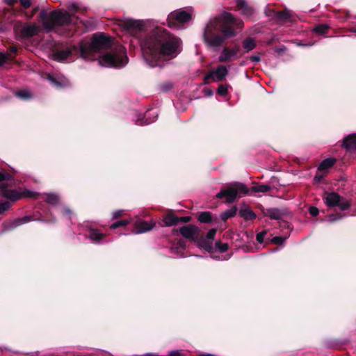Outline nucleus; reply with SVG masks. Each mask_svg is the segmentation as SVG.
I'll use <instances>...</instances> for the list:
<instances>
[{"label": "nucleus", "instance_id": "obj_31", "mask_svg": "<svg viewBox=\"0 0 356 356\" xmlns=\"http://www.w3.org/2000/svg\"><path fill=\"white\" fill-rule=\"evenodd\" d=\"M329 26L327 24H319L314 28V32L318 34H324L328 30Z\"/></svg>", "mask_w": 356, "mask_h": 356}, {"label": "nucleus", "instance_id": "obj_35", "mask_svg": "<svg viewBox=\"0 0 356 356\" xmlns=\"http://www.w3.org/2000/svg\"><path fill=\"white\" fill-rule=\"evenodd\" d=\"M129 223H130V221L127 220H123L117 221V222L113 223L111 225V229H116V228H118L119 227H121V226H126L127 225H128Z\"/></svg>", "mask_w": 356, "mask_h": 356}, {"label": "nucleus", "instance_id": "obj_48", "mask_svg": "<svg viewBox=\"0 0 356 356\" xmlns=\"http://www.w3.org/2000/svg\"><path fill=\"white\" fill-rule=\"evenodd\" d=\"M179 219V222L181 221L183 222H188L191 220V218L190 216H185V217H182Z\"/></svg>", "mask_w": 356, "mask_h": 356}, {"label": "nucleus", "instance_id": "obj_57", "mask_svg": "<svg viewBox=\"0 0 356 356\" xmlns=\"http://www.w3.org/2000/svg\"><path fill=\"white\" fill-rule=\"evenodd\" d=\"M145 356H158V355H153V354H151V353H148Z\"/></svg>", "mask_w": 356, "mask_h": 356}, {"label": "nucleus", "instance_id": "obj_9", "mask_svg": "<svg viewBox=\"0 0 356 356\" xmlns=\"http://www.w3.org/2000/svg\"><path fill=\"white\" fill-rule=\"evenodd\" d=\"M180 234L186 238H188L193 242H196L198 239L200 230L195 225H188L181 227L179 229Z\"/></svg>", "mask_w": 356, "mask_h": 356}, {"label": "nucleus", "instance_id": "obj_19", "mask_svg": "<svg viewBox=\"0 0 356 356\" xmlns=\"http://www.w3.org/2000/svg\"><path fill=\"white\" fill-rule=\"evenodd\" d=\"M343 145L348 150H356V134H350L345 138Z\"/></svg>", "mask_w": 356, "mask_h": 356}, {"label": "nucleus", "instance_id": "obj_1", "mask_svg": "<svg viewBox=\"0 0 356 356\" xmlns=\"http://www.w3.org/2000/svg\"><path fill=\"white\" fill-rule=\"evenodd\" d=\"M106 51V53L99 56L98 58L102 66L122 68L128 63L129 58L125 47L120 44H114L113 38L104 33L95 35L90 43L82 42L79 47L70 46L57 51L54 53L53 57L59 62L73 61L79 56L86 60H93L96 58V54Z\"/></svg>", "mask_w": 356, "mask_h": 356}, {"label": "nucleus", "instance_id": "obj_14", "mask_svg": "<svg viewBox=\"0 0 356 356\" xmlns=\"http://www.w3.org/2000/svg\"><path fill=\"white\" fill-rule=\"evenodd\" d=\"M82 227L88 232V238L94 243H100L106 236L104 234L100 232L98 229L90 227L88 224Z\"/></svg>", "mask_w": 356, "mask_h": 356}, {"label": "nucleus", "instance_id": "obj_25", "mask_svg": "<svg viewBox=\"0 0 356 356\" xmlns=\"http://www.w3.org/2000/svg\"><path fill=\"white\" fill-rule=\"evenodd\" d=\"M240 216L245 220H252L256 218L254 213L249 209H242L240 211Z\"/></svg>", "mask_w": 356, "mask_h": 356}, {"label": "nucleus", "instance_id": "obj_33", "mask_svg": "<svg viewBox=\"0 0 356 356\" xmlns=\"http://www.w3.org/2000/svg\"><path fill=\"white\" fill-rule=\"evenodd\" d=\"M16 96L22 99H29L31 97V94L28 90H20L16 92Z\"/></svg>", "mask_w": 356, "mask_h": 356}, {"label": "nucleus", "instance_id": "obj_21", "mask_svg": "<svg viewBox=\"0 0 356 356\" xmlns=\"http://www.w3.org/2000/svg\"><path fill=\"white\" fill-rule=\"evenodd\" d=\"M195 243L200 248L204 249L207 252H211L213 250L212 242L206 238L199 236Z\"/></svg>", "mask_w": 356, "mask_h": 356}, {"label": "nucleus", "instance_id": "obj_46", "mask_svg": "<svg viewBox=\"0 0 356 356\" xmlns=\"http://www.w3.org/2000/svg\"><path fill=\"white\" fill-rule=\"evenodd\" d=\"M170 356H181L180 350H172L169 353Z\"/></svg>", "mask_w": 356, "mask_h": 356}, {"label": "nucleus", "instance_id": "obj_40", "mask_svg": "<svg viewBox=\"0 0 356 356\" xmlns=\"http://www.w3.org/2000/svg\"><path fill=\"white\" fill-rule=\"evenodd\" d=\"M285 239V238H282L280 236H275L272 238V241L275 244H282L284 242Z\"/></svg>", "mask_w": 356, "mask_h": 356}, {"label": "nucleus", "instance_id": "obj_50", "mask_svg": "<svg viewBox=\"0 0 356 356\" xmlns=\"http://www.w3.org/2000/svg\"><path fill=\"white\" fill-rule=\"evenodd\" d=\"M323 179V176L322 175H316L315 177H314V181L316 183H318L321 181V179Z\"/></svg>", "mask_w": 356, "mask_h": 356}, {"label": "nucleus", "instance_id": "obj_8", "mask_svg": "<svg viewBox=\"0 0 356 356\" xmlns=\"http://www.w3.org/2000/svg\"><path fill=\"white\" fill-rule=\"evenodd\" d=\"M323 200L327 207H338L341 210H346L350 207L348 202L340 197L337 193H327L323 197Z\"/></svg>", "mask_w": 356, "mask_h": 356}, {"label": "nucleus", "instance_id": "obj_49", "mask_svg": "<svg viewBox=\"0 0 356 356\" xmlns=\"http://www.w3.org/2000/svg\"><path fill=\"white\" fill-rule=\"evenodd\" d=\"M122 212H123L122 210H118V211H115L113 214V218H116L119 217L122 213Z\"/></svg>", "mask_w": 356, "mask_h": 356}, {"label": "nucleus", "instance_id": "obj_53", "mask_svg": "<svg viewBox=\"0 0 356 356\" xmlns=\"http://www.w3.org/2000/svg\"><path fill=\"white\" fill-rule=\"evenodd\" d=\"M17 0H5V2L8 5H13L15 3H16Z\"/></svg>", "mask_w": 356, "mask_h": 356}, {"label": "nucleus", "instance_id": "obj_27", "mask_svg": "<svg viewBox=\"0 0 356 356\" xmlns=\"http://www.w3.org/2000/svg\"><path fill=\"white\" fill-rule=\"evenodd\" d=\"M270 190V186H269L268 185H265V184L252 186L251 188V191L254 192V193H266V192L269 191Z\"/></svg>", "mask_w": 356, "mask_h": 356}, {"label": "nucleus", "instance_id": "obj_23", "mask_svg": "<svg viewBox=\"0 0 356 356\" xmlns=\"http://www.w3.org/2000/svg\"><path fill=\"white\" fill-rule=\"evenodd\" d=\"M255 47L256 42L252 38H248L243 42V47L245 50V52H249L250 51H252L255 48Z\"/></svg>", "mask_w": 356, "mask_h": 356}, {"label": "nucleus", "instance_id": "obj_30", "mask_svg": "<svg viewBox=\"0 0 356 356\" xmlns=\"http://www.w3.org/2000/svg\"><path fill=\"white\" fill-rule=\"evenodd\" d=\"M275 16L278 19L285 20L291 17V13L289 10H284L275 13Z\"/></svg>", "mask_w": 356, "mask_h": 356}, {"label": "nucleus", "instance_id": "obj_11", "mask_svg": "<svg viewBox=\"0 0 356 356\" xmlns=\"http://www.w3.org/2000/svg\"><path fill=\"white\" fill-rule=\"evenodd\" d=\"M228 68L225 65H219L209 73V76L215 82L222 81L228 74Z\"/></svg>", "mask_w": 356, "mask_h": 356}, {"label": "nucleus", "instance_id": "obj_47", "mask_svg": "<svg viewBox=\"0 0 356 356\" xmlns=\"http://www.w3.org/2000/svg\"><path fill=\"white\" fill-rule=\"evenodd\" d=\"M204 93L207 97H211L213 95V91L211 89H204Z\"/></svg>", "mask_w": 356, "mask_h": 356}, {"label": "nucleus", "instance_id": "obj_22", "mask_svg": "<svg viewBox=\"0 0 356 356\" xmlns=\"http://www.w3.org/2000/svg\"><path fill=\"white\" fill-rule=\"evenodd\" d=\"M123 25L127 29H140L142 26V22L140 20L127 19L124 21Z\"/></svg>", "mask_w": 356, "mask_h": 356}, {"label": "nucleus", "instance_id": "obj_42", "mask_svg": "<svg viewBox=\"0 0 356 356\" xmlns=\"http://www.w3.org/2000/svg\"><path fill=\"white\" fill-rule=\"evenodd\" d=\"M21 5L25 8H28L31 6V0H19Z\"/></svg>", "mask_w": 356, "mask_h": 356}, {"label": "nucleus", "instance_id": "obj_28", "mask_svg": "<svg viewBox=\"0 0 356 356\" xmlns=\"http://www.w3.org/2000/svg\"><path fill=\"white\" fill-rule=\"evenodd\" d=\"M212 219L211 214L210 212H202L199 214L198 220L201 222H209Z\"/></svg>", "mask_w": 356, "mask_h": 356}, {"label": "nucleus", "instance_id": "obj_4", "mask_svg": "<svg viewBox=\"0 0 356 356\" xmlns=\"http://www.w3.org/2000/svg\"><path fill=\"white\" fill-rule=\"evenodd\" d=\"M67 8L70 14L63 10H55L49 14L44 10L40 12L42 24L47 31L53 30L56 26H70L75 24L74 21H77L78 18H74L73 15L76 13L78 6L72 3L67 6Z\"/></svg>", "mask_w": 356, "mask_h": 356}, {"label": "nucleus", "instance_id": "obj_38", "mask_svg": "<svg viewBox=\"0 0 356 356\" xmlns=\"http://www.w3.org/2000/svg\"><path fill=\"white\" fill-rule=\"evenodd\" d=\"M216 234V229H211L210 230L208 231L207 236H206V238H207L208 240L211 241L214 238Z\"/></svg>", "mask_w": 356, "mask_h": 356}, {"label": "nucleus", "instance_id": "obj_13", "mask_svg": "<svg viewBox=\"0 0 356 356\" xmlns=\"http://www.w3.org/2000/svg\"><path fill=\"white\" fill-rule=\"evenodd\" d=\"M155 225L154 222H149L141 219H136L134 222V234H138L151 230Z\"/></svg>", "mask_w": 356, "mask_h": 356}, {"label": "nucleus", "instance_id": "obj_26", "mask_svg": "<svg viewBox=\"0 0 356 356\" xmlns=\"http://www.w3.org/2000/svg\"><path fill=\"white\" fill-rule=\"evenodd\" d=\"M163 221L165 226L170 227L178 223L179 219L173 216H167L163 218Z\"/></svg>", "mask_w": 356, "mask_h": 356}, {"label": "nucleus", "instance_id": "obj_15", "mask_svg": "<svg viewBox=\"0 0 356 356\" xmlns=\"http://www.w3.org/2000/svg\"><path fill=\"white\" fill-rule=\"evenodd\" d=\"M35 195L33 197H27L28 198H40L45 200L48 204L55 205L59 201L58 196L55 193H43L40 194L33 191Z\"/></svg>", "mask_w": 356, "mask_h": 356}, {"label": "nucleus", "instance_id": "obj_2", "mask_svg": "<svg viewBox=\"0 0 356 356\" xmlns=\"http://www.w3.org/2000/svg\"><path fill=\"white\" fill-rule=\"evenodd\" d=\"M181 51V40L168 31L156 29L142 46L143 56L150 67H162Z\"/></svg>", "mask_w": 356, "mask_h": 356}, {"label": "nucleus", "instance_id": "obj_32", "mask_svg": "<svg viewBox=\"0 0 356 356\" xmlns=\"http://www.w3.org/2000/svg\"><path fill=\"white\" fill-rule=\"evenodd\" d=\"M236 213V208H232L227 211H226L225 212H224L221 217L223 220H227L229 218H232L233 216H234Z\"/></svg>", "mask_w": 356, "mask_h": 356}, {"label": "nucleus", "instance_id": "obj_52", "mask_svg": "<svg viewBox=\"0 0 356 356\" xmlns=\"http://www.w3.org/2000/svg\"><path fill=\"white\" fill-rule=\"evenodd\" d=\"M62 212L63 214L71 215L72 213L69 209H63Z\"/></svg>", "mask_w": 356, "mask_h": 356}, {"label": "nucleus", "instance_id": "obj_44", "mask_svg": "<svg viewBox=\"0 0 356 356\" xmlns=\"http://www.w3.org/2000/svg\"><path fill=\"white\" fill-rule=\"evenodd\" d=\"M250 60L254 63H257L261 60V58L259 56H251L250 57Z\"/></svg>", "mask_w": 356, "mask_h": 356}, {"label": "nucleus", "instance_id": "obj_29", "mask_svg": "<svg viewBox=\"0 0 356 356\" xmlns=\"http://www.w3.org/2000/svg\"><path fill=\"white\" fill-rule=\"evenodd\" d=\"M268 216L272 218L275 220H279L281 218V213L277 209H271L268 211Z\"/></svg>", "mask_w": 356, "mask_h": 356}, {"label": "nucleus", "instance_id": "obj_24", "mask_svg": "<svg viewBox=\"0 0 356 356\" xmlns=\"http://www.w3.org/2000/svg\"><path fill=\"white\" fill-rule=\"evenodd\" d=\"M336 160L334 159H326L323 160L319 165L318 169L320 170H325L332 167Z\"/></svg>", "mask_w": 356, "mask_h": 356}, {"label": "nucleus", "instance_id": "obj_37", "mask_svg": "<svg viewBox=\"0 0 356 356\" xmlns=\"http://www.w3.org/2000/svg\"><path fill=\"white\" fill-rule=\"evenodd\" d=\"M228 86L220 85L218 88V93L221 96H225L227 94Z\"/></svg>", "mask_w": 356, "mask_h": 356}, {"label": "nucleus", "instance_id": "obj_18", "mask_svg": "<svg viewBox=\"0 0 356 356\" xmlns=\"http://www.w3.org/2000/svg\"><path fill=\"white\" fill-rule=\"evenodd\" d=\"M40 31V28L35 24L26 25L22 27L21 33L23 37L30 38L35 35Z\"/></svg>", "mask_w": 356, "mask_h": 356}, {"label": "nucleus", "instance_id": "obj_58", "mask_svg": "<svg viewBox=\"0 0 356 356\" xmlns=\"http://www.w3.org/2000/svg\"><path fill=\"white\" fill-rule=\"evenodd\" d=\"M172 88V86L171 85H169V86L168 87V88H166L165 90H168V89H170Z\"/></svg>", "mask_w": 356, "mask_h": 356}, {"label": "nucleus", "instance_id": "obj_56", "mask_svg": "<svg viewBox=\"0 0 356 356\" xmlns=\"http://www.w3.org/2000/svg\"><path fill=\"white\" fill-rule=\"evenodd\" d=\"M350 31L356 33V27L351 28Z\"/></svg>", "mask_w": 356, "mask_h": 356}, {"label": "nucleus", "instance_id": "obj_10", "mask_svg": "<svg viewBox=\"0 0 356 356\" xmlns=\"http://www.w3.org/2000/svg\"><path fill=\"white\" fill-rule=\"evenodd\" d=\"M239 52V47L236 46L233 49L225 47L221 51L218 61L220 63L229 62L235 58H239L241 56H238Z\"/></svg>", "mask_w": 356, "mask_h": 356}, {"label": "nucleus", "instance_id": "obj_17", "mask_svg": "<svg viewBox=\"0 0 356 356\" xmlns=\"http://www.w3.org/2000/svg\"><path fill=\"white\" fill-rule=\"evenodd\" d=\"M236 3L242 15L250 17L253 14V8L248 5L245 0H236Z\"/></svg>", "mask_w": 356, "mask_h": 356}, {"label": "nucleus", "instance_id": "obj_54", "mask_svg": "<svg viewBox=\"0 0 356 356\" xmlns=\"http://www.w3.org/2000/svg\"><path fill=\"white\" fill-rule=\"evenodd\" d=\"M49 79L54 82L56 86H60L61 84L54 80V79L51 78V76H49Z\"/></svg>", "mask_w": 356, "mask_h": 356}, {"label": "nucleus", "instance_id": "obj_41", "mask_svg": "<svg viewBox=\"0 0 356 356\" xmlns=\"http://www.w3.org/2000/svg\"><path fill=\"white\" fill-rule=\"evenodd\" d=\"M266 232H262L257 234V241L259 243H262L264 242V236H265Z\"/></svg>", "mask_w": 356, "mask_h": 356}, {"label": "nucleus", "instance_id": "obj_45", "mask_svg": "<svg viewBox=\"0 0 356 356\" xmlns=\"http://www.w3.org/2000/svg\"><path fill=\"white\" fill-rule=\"evenodd\" d=\"M7 60V56L2 53H0V65H3Z\"/></svg>", "mask_w": 356, "mask_h": 356}, {"label": "nucleus", "instance_id": "obj_51", "mask_svg": "<svg viewBox=\"0 0 356 356\" xmlns=\"http://www.w3.org/2000/svg\"><path fill=\"white\" fill-rule=\"evenodd\" d=\"M209 79H211V76H209V74L204 76V83L208 84L209 83Z\"/></svg>", "mask_w": 356, "mask_h": 356}, {"label": "nucleus", "instance_id": "obj_55", "mask_svg": "<svg viewBox=\"0 0 356 356\" xmlns=\"http://www.w3.org/2000/svg\"><path fill=\"white\" fill-rule=\"evenodd\" d=\"M17 51V48L16 47H10V51L12 53H16Z\"/></svg>", "mask_w": 356, "mask_h": 356}, {"label": "nucleus", "instance_id": "obj_20", "mask_svg": "<svg viewBox=\"0 0 356 356\" xmlns=\"http://www.w3.org/2000/svg\"><path fill=\"white\" fill-rule=\"evenodd\" d=\"M32 220V217L30 216H24L22 218H19L17 219H15V220L12 221L9 223L8 226V229H15L22 225H24L25 223H27L30 222Z\"/></svg>", "mask_w": 356, "mask_h": 356}, {"label": "nucleus", "instance_id": "obj_7", "mask_svg": "<svg viewBox=\"0 0 356 356\" xmlns=\"http://www.w3.org/2000/svg\"><path fill=\"white\" fill-rule=\"evenodd\" d=\"M248 193L249 189L245 184L238 183L235 184L234 186H230L221 190L216 196L218 199L225 197L226 202L232 203L234 202L236 198L248 194Z\"/></svg>", "mask_w": 356, "mask_h": 356}, {"label": "nucleus", "instance_id": "obj_43", "mask_svg": "<svg viewBox=\"0 0 356 356\" xmlns=\"http://www.w3.org/2000/svg\"><path fill=\"white\" fill-rule=\"evenodd\" d=\"M309 211L312 216H316L319 213L318 209L314 207H311L309 209Z\"/></svg>", "mask_w": 356, "mask_h": 356}, {"label": "nucleus", "instance_id": "obj_16", "mask_svg": "<svg viewBox=\"0 0 356 356\" xmlns=\"http://www.w3.org/2000/svg\"><path fill=\"white\" fill-rule=\"evenodd\" d=\"M186 248V242L182 239L178 240L170 248V252L175 257H185L182 251Z\"/></svg>", "mask_w": 356, "mask_h": 356}, {"label": "nucleus", "instance_id": "obj_3", "mask_svg": "<svg viewBox=\"0 0 356 356\" xmlns=\"http://www.w3.org/2000/svg\"><path fill=\"white\" fill-rule=\"evenodd\" d=\"M241 24L232 14L225 12L209 21L204 28V40L209 47L218 48L227 38L236 35L235 29L239 28Z\"/></svg>", "mask_w": 356, "mask_h": 356}, {"label": "nucleus", "instance_id": "obj_12", "mask_svg": "<svg viewBox=\"0 0 356 356\" xmlns=\"http://www.w3.org/2000/svg\"><path fill=\"white\" fill-rule=\"evenodd\" d=\"M158 115L157 109L151 108L146 112L143 119L136 120V124L140 126L149 124L156 120Z\"/></svg>", "mask_w": 356, "mask_h": 356}, {"label": "nucleus", "instance_id": "obj_36", "mask_svg": "<svg viewBox=\"0 0 356 356\" xmlns=\"http://www.w3.org/2000/svg\"><path fill=\"white\" fill-rule=\"evenodd\" d=\"M216 247L219 250L220 252H225L228 250V244L227 243H222L220 241L216 242Z\"/></svg>", "mask_w": 356, "mask_h": 356}, {"label": "nucleus", "instance_id": "obj_34", "mask_svg": "<svg viewBox=\"0 0 356 356\" xmlns=\"http://www.w3.org/2000/svg\"><path fill=\"white\" fill-rule=\"evenodd\" d=\"M11 204L9 202L0 200V214L8 210Z\"/></svg>", "mask_w": 356, "mask_h": 356}, {"label": "nucleus", "instance_id": "obj_6", "mask_svg": "<svg viewBox=\"0 0 356 356\" xmlns=\"http://www.w3.org/2000/svg\"><path fill=\"white\" fill-rule=\"evenodd\" d=\"M192 9L177 10L171 12L167 18V25L172 29H179L182 28V24L189 22L191 19Z\"/></svg>", "mask_w": 356, "mask_h": 356}, {"label": "nucleus", "instance_id": "obj_59", "mask_svg": "<svg viewBox=\"0 0 356 356\" xmlns=\"http://www.w3.org/2000/svg\"><path fill=\"white\" fill-rule=\"evenodd\" d=\"M213 258L217 259H220V258L218 257H213Z\"/></svg>", "mask_w": 356, "mask_h": 356}, {"label": "nucleus", "instance_id": "obj_5", "mask_svg": "<svg viewBox=\"0 0 356 356\" xmlns=\"http://www.w3.org/2000/svg\"><path fill=\"white\" fill-rule=\"evenodd\" d=\"M12 176L4 170L0 168V195L11 201H17L23 197H33L35 193L25 188L18 189L8 188L6 184L11 182Z\"/></svg>", "mask_w": 356, "mask_h": 356}, {"label": "nucleus", "instance_id": "obj_39", "mask_svg": "<svg viewBox=\"0 0 356 356\" xmlns=\"http://www.w3.org/2000/svg\"><path fill=\"white\" fill-rule=\"evenodd\" d=\"M342 216H339L337 215H335V214H331V215H329L327 217V221H328L329 222H334L339 219L341 218Z\"/></svg>", "mask_w": 356, "mask_h": 356}]
</instances>
